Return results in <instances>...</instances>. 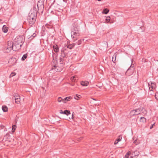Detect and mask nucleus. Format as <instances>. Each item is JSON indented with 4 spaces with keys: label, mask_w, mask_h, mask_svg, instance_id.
<instances>
[{
    "label": "nucleus",
    "mask_w": 158,
    "mask_h": 158,
    "mask_svg": "<svg viewBox=\"0 0 158 158\" xmlns=\"http://www.w3.org/2000/svg\"><path fill=\"white\" fill-rule=\"evenodd\" d=\"M75 45V43H73L71 44H70L69 45H67V46H65V47H66V49L67 48H69V49H72Z\"/></svg>",
    "instance_id": "nucleus-14"
},
{
    "label": "nucleus",
    "mask_w": 158,
    "mask_h": 158,
    "mask_svg": "<svg viewBox=\"0 0 158 158\" xmlns=\"http://www.w3.org/2000/svg\"><path fill=\"white\" fill-rule=\"evenodd\" d=\"M122 139V135H119L118 138L116 139V141L119 142Z\"/></svg>",
    "instance_id": "nucleus-34"
},
{
    "label": "nucleus",
    "mask_w": 158,
    "mask_h": 158,
    "mask_svg": "<svg viewBox=\"0 0 158 158\" xmlns=\"http://www.w3.org/2000/svg\"><path fill=\"white\" fill-rule=\"evenodd\" d=\"M75 76H73L72 77H71V79H72V80H75L76 79H75Z\"/></svg>",
    "instance_id": "nucleus-45"
},
{
    "label": "nucleus",
    "mask_w": 158,
    "mask_h": 158,
    "mask_svg": "<svg viewBox=\"0 0 158 158\" xmlns=\"http://www.w3.org/2000/svg\"><path fill=\"white\" fill-rule=\"evenodd\" d=\"M84 39H81L79 40L77 42L74 43L75 44V45H79L81 44L82 42L84 41Z\"/></svg>",
    "instance_id": "nucleus-19"
},
{
    "label": "nucleus",
    "mask_w": 158,
    "mask_h": 158,
    "mask_svg": "<svg viewBox=\"0 0 158 158\" xmlns=\"http://www.w3.org/2000/svg\"><path fill=\"white\" fill-rule=\"evenodd\" d=\"M12 48L14 51H16L20 49L21 47L23 45L19 43L14 42Z\"/></svg>",
    "instance_id": "nucleus-5"
},
{
    "label": "nucleus",
    "mask_w": 158,
    "mask_h": 158,
    "mask_svg": "<svg viewBox=\"0 0 158 158\" xmlns=\"http://www.w3.org/2000/svg\"><path fill=\"white\" fill-rule=\"evenodd\" d=\"M72 98L71 97H67L63 100V102L64 103L66 102V101H69Z\"/></svg>",
    "instance_id": "nucleus-18"
},
{
    "label": "nucleus",
    "mask_w": 158,
    "mask_h": 158,
    "mask_svg": "<svg viewBox=\"0 0 158 158\" xmlns=\"http://www.w3.org/2000/svg\"><path fill=\"white\" fill-rule=\"evenodd\" d=\"M16 75V73L15 72H13L11 73V74L9 76V77L10 78L12 77H13L15 76Z\"/></svg>",
    "instance_id": "nucleus-36"
},
{
    "label": "nucleus",
    "mask_w": 158,
    "mask_h": 158,
    "mask_svg": "<svg viewBox=\"0 0 158 158\" xmlns=\"http://www.w3.org/2000/svg\"><path fill=\"white\" fill-rule=\"evenodd\" d=\"M154 86H155V84L151 82L150 85L149 83H148V86L150 90L151 91H152L153 90V88Z\"/></svg>",
    "instance_id": "nucleus-13"
},
{
    "label": "nucleus",
    "mask_w": 158,
    "mask_h": 158,
    "mask_svg": "<svg viewBox=\"0 0 158 158\" xmlns=\"http://www.w3.org/2000/svg\"><path fill=\"white\" fill-rule=\"evenodd\" d=\"M135 68L134 66L131 65L130 67L127 69L126 73V74L127 76H130L132 75L134 73Z\"/></svg>",
    "instance_id": "nucleus-2"
},
{
    "label": "nucleus",
    "mask_w": 158,
    "mask_h": 158,
    "mask_svg": "<svg viewBox=\"0 0 158 158\" xmlns=\"http://www.w3.org/2000/svg\"><path fill=\"white\" fill-rule=\"evenodd\" d=\"M72 30L71 31H73L74 32V31L76 32H79V28L78 27H75L73 26V28H72Z\"/></svg>",
    "instance_id": "nucleus-15"
},
{
    "label": "nucleus",
    "mask_w": 158,
    "mask_h": 158,
    "mask_svg": "<svg viewBox=\"0 0 158 158\" xmlns=\"http://www.w3.org/2000/svg\"><path fill=\"white\" fill-rule=\"evenodd\" d=\"M2 31L4 33H6L8 31L7 27L5 25L3 26L2 28Z\"/></svg>",
    "instance_id": "nucleus-20"
},
{
    "label": "nucleus",
    "mask_w": 158,
    "mask_h": 158,
    "mask_svg": "<svg viewBox=\"0 0 158 158\" xmlns=\"http://www.w3.org/2000/svg\"><path fill=\"white\" fill-rule=\"evenodd\" d=\"M131 154V152L130 151L128 152L125 156V158L129 157V156Z\"/></svg>",
    "instance_id": "nucleus-29"
},
{
    "label": "nucleus",
    "mask_w": 158,
    "mask_h": 158,
    "mask_svg": "<svg viewBox=\"0 0 158 158\" xmlns=\"http://www.w3.org/2000/svg\"><path fill=\"white\" fill-rule=\"evenodd\" d=\"M109 10L108 9L105 8L103 10L102 13L105 14H106L109 12Z\"/></svg>",
    "instance_id": "nucleus-23"
},
{
    "label": "nucleus",
    "mask_w": 158,
    "mask_h": 158,
    "mask_svg": "<svg viewBox=\"0 0 158 158\" xmlns=\"http://www.w3.org/2000/svg\"><path fill=\"white\" fill-rule=\"evenodd\" d=\"M110 17H107L106 18V20L107 22V23H108L109 22V21H110Z\"/></svg>",
    "instance_id": "nucleus-38"
},
{
    "label": "nucleus",
    "mask_w": 158,
    "mask_h": 158,
    "mask_svg": "<svg viewBox=\"0 0 158 158\" xmlns=\"http://www.w3.org/2000/svg\"><path fill=\"white\" fill-rule=\"evenodd\" d=\"M63 99H62L61 97H59L58 98V102H61L62 101V100L63 101Z\"/></svg>",
    "instance_id": "nucleus-37"
},
{
    "label": "nucleus",
    "mask_w": 158,
    "mask_h": 158,
    "mask_svg": "<svg viewBox=\"0 0 158 158\" xmlns=\"http://www.w3.org/2000/svg\"><path fill=\"white\" fill-rule=\"evenodd\" d=\"M73 113H74V112H73V114H72V119H73L74 118V117L73 116Z\"/></svg>",
    "instance_id": "nucleus-46"
},
{
    "label": "nucleus",
    "mask_w": 158,
    "mask_h": 158,
    "mask_svg": "<svg viewBox=\"0 0 158 158\" xmlns=\"http://www.w3.org/2000/svg\"><path fill=\"white\" fill-rule=\"evenodd\" d=\"M81 97V96L80 95H78L77 94H76L75 96H74V98L76 100H78L79 98H80Z\"/></svg>",
    "instance_id": "nucleus-35"
},
{
    "label": "nucleus",
    "mask_w": 158,
    "mask_h": 158,
    "mask_svg": "<svg viewBox=\"0 0 158 158\" xmlns=\"http://www.w3.org/2000/svg\"><path fill=\"white\" fill-rule=\"evenodd\" d=\"M134 143H136V144H137L138 143V141L137 140H135Z\"/></svg>",
    "instance_id": "nucleus-44"
},
{
    "label": "nucleus",
    "mask_w": 158,
    "mask_h": 158,
    "mask_svg": "<svg viewBox=\"0 0 158 158\" xmlns=\"http://www.w3.org/2000/svg\"><path fill=\"white\" fill-rule=\"evenodd\" d=\"M13 45V44L11 41H8L7 47L6 49V51L7 52H9L11 51L12 49V48Z\"/></svg>",
    "instance_id": "nucleus-8"
},
{
    "label": "nucleus",
    "mask_w": 158,
    "mask_h": 158,
    "mask_svg": "<svg viewBox=\"0 0 158 158\" xmlns=\"http://www.w3.org/2000/svg\"><path fill=\"white\" fill-rule=\"evenodd\" d=\"M155 97L156 99L158 100V94H156L155 95Z\"/></svg>",
    "instance_id": "nucleus-40"
},
{
    "label": "nucleus",
    "mask_w": 158,
    "mask_h": 158,
    "mask_svg": "<svg viewBox=\"0 0 158 158\" xmlns=\"http://www.w3.org/2000/svg\"><path fill=\"white\" fill-rule=\"evenodd\" d=\"M37 7L38 8L37 12L42 13L44 10V5L42 3H41L39 2L37 4Z\"/></svg>",
    "instance_id": "nucleus-6"
},
{
    "label": "nucleus",
    "mask_w": 158,
    "mask_h": 158,
    "mask_svg": "<svg viewBox=\"0 0 158 158\" xmlns=\"http://www.w3.org/2000/svg\"><path fill=\"white\" fill-rule=\"evenodd\" d=\"M36 34L35 33H34L31 36H30L28 38V39H29V40H31L33 39V38L35 37L36 36Z\"/></svg>",
    "instance_id": "nucleus-22"
},
{
    "label": "nucleus",
    "mask_w": 158,
    "mask_h": 158,
    "mask_svg": "<svg viewBox=\"0 0 158 158\" xmlns=\"http://www.w3.org/2000/svg\"><path fill=\"white\" fill-rule=\"evenodd\" d=\"M68 52L69 51L67 49H66V47H64L61 49L59 58L60 63L61 65H63L64 64V58L66 57L68 54Z\"/></svg>",
    "instance_id": "nucleus-1"
},
{
    "label": "nucleus",
    "mask_w": 158,
    "mask_h": 158,
    "mask_svg": "<svg viewBox=\"0 0 158 158\" xmlns=\"http://www.w3.org/2000/svg\"><path fill=\"white\" fill-rule=\"evenodd\" d=\"M155 125V123H154L152 126L150 127V129H152L154 126Z\"/></svg>",
    "instance_id": "nucleus-41"
},
{
    "label": "nucleus",
    "mask_w": 158,
    "mask_h": 158,
    "mask_svg": "<svg viewBox=\"0 0 158 158\" xmlns=\"http://www.w3.org/2000/svg\"><path fill=\"white\" fill-rule=\"evenodd\" d=\"M14 96L15 98V99H16V98H18L19 97H20V96L18 94L15 93L14 94Z\"/></svg>",
    "instance_id": "nucleus-28"
},
{
    "label": "nucleus",
    "mask_w": 158,
    "mask_h": 158,
    "mask_svg": "<svg viewBox=\"0 0 158 158\" xmlns=\"http://www.w3.org/2000/svg\"><path fill=\"white\" fill-rule=\"evenodd\" d=\"M15 103L17 104H19L20 103V97L18 98H16V99L15 100Z\"/></svg>",
    "instance_id": "nucleus-32"
},
{
    "label": "nucleus",
    "mask_w": 158,
    "mask_h": 158,
    "mask_svg": "<svg viewBox=\"0 0 158 158\" xmlns=\"http://www.w3.org/2000/svg\"><path fill=\"white\" fill-rule=\"evenodd\" d=\"M32 10L33 12H35V14H37V8L35 5L34 6L33 10Z\"/></svg>",
    "instance_id": "nucleus-25"
},
{
    "label": "nucleus",
    "mask_w": 158,
    "mask_h": 158,
    "mask_svg": "<svg viewBox=\"0 0 158 158\" xmlns=\"http://www.w3.org/2000/svg\"><path fill=\"white\" fill-rule=\"evenodd\" d=\"M27 57V54H25L23 55L22 57L21 60H22L23 61L25 60V59Z\"/></svg>",
    "instance_id": "nucleus-26"
},
{
    "label": "nucleus",
    "mask_w": 158,
    "mask_h": 158,
    "mask_svg": "<svg viewBox=\"0 0 158 158\" xmlns=\"http://www.w3.org/2000/svg\"><path fill=\"white\" fill-rule=\"evenodd\" d=\"M118 141H117L116 140L115 141V142H114V144H116L118 143Z\"/></svg>",
    "instance_id": "nucleus-47"
},
{
    "label": "nucleus",
    "mask_w": 158,
    "mask_h": 158,
    "mask_svg": "<svg viewBox=\"0 0 158 158\" xmlns=\"http://www.w3.org/2000/svg\"><path fill=\"white\" fill-rule=\"evenodd\" d=\"M4 127V126L3 125H0V129H3Z\"/></svg>",
    "instance_id": "nucleus-42"
},
{
    "label": "nucleus",
    "mask_w": 158,
    "mask_h": 158,
    "mask_svg": "<svg viewBox=\"0 0 158 158\" xmlns=\"http://www.w3.org/2000/svg\"><path fill=\"white\" fill-rule=\"evenodd\" d=\"M52 52V56H53V59H54V56H56V55L54 52H53V51Z\"/></svg>",
    "instance_id": "nucleus-43"
},
{
    "label": "nucleus",
    "mask_w": 158,
    "mask_h": 158,
    "mask_svg": "<svg viewBox=\"0 0 158 158\" xmlns=\"http://www.w3.org/2000/svg\"><path fill=\"white\" fill-rule=\"evenodd\" d=\"M2 109L3 112H6L8 111V108L6 106H2Z\"/></svg>",
    "instance_id": "nucleus-21"
},
{
    "label": "nucleus",
    "mask_w": 158,
    "mask_h": 158,
    "mask_svg": "<svg viewBox=\"0 0 158 158\" xmlns=\"http://www.w3.org/2000/svg\"><path fill=\"white\" fill-rule=\"evenodd\" d=\"M53 48L54 51L56 53L58 52L59 51V48L57 45H54L53 46Z\"/></svg>",
    "instance_id": "nucleus-12"
},
{
    "label": "nucleus",
    "mask_w": 158,
    "mask_h": 158,
    "mask_svg": "<svg viewBox=\"0 0 158 158\" xmlns=\"http://www.w3.org/2000/svg\"><path fill=\"white\" fill-rule=\"evenodd\" d=\"M60 113L61 114H66L67 116L71 114L70 111L67 110H66L64 111H63L62 110H61L60 112Z\"/></svg>",
    "instance_id": "nucleus-11"
},
{
    "label": "nucleus",
    "mask_w": 158,
    "mask_h": 158,
    "mask_svg": "<svg viewBox=\"0 0 158 158\" xmlns=\"http://www.w3.org/2000/svg\"><path fill=\"white\" fill-rule=\"evenodd\" d=\"M45 27L48 29H52V26L48 24H46L45 25Z\"/></svg>",
    "instance_id": "nucleus-30"
},
{
    "label": "nucleus",
    "mask_w": 158,
    "mask_h": 158,
    "mask_svg": "<svg viewBox=\"0 0 158 158\" xmlns=\"http://www.w3.org/2000/svg\"><path fill=\"white\" fill-rule=\"evenodd\" d=\"M9 135V134H6V135Z\"/></svg>",
    "instance_id": "nucleus-50"
},
{
    "label": "nucleus",
    "mask_w": 158,
    "mask_h": 158,
    "mask_svg": "<svg viewBox=\"0 0 158 158\" xmlns=\"http://www.w3.org/2000/svg\"><path fill=\"white\" fill-rule=\"evenodd\" d=\"M64 64L63 65H61L60 64V65H59V66L56 64L54 65L52 68V69L55 70V71L56 72H60L62 70L63 66Z\"/></svg>",
    "instance_id": "nucleus-7"
},
{
    "label": "nucleus",
    "mask_w": 158,
    "mask_h": 158,
    "mask_svg": "<svg viewBox=\"0 0 158 158\" xmlns=\"http://www.w3.org/2000/svg\"><path fill=\"white\" fill-rule=\"evenodd\" d=\"M81 85L83 86H87L89 84V82L87 81H82L81 82Z\"/></svg>",
    "instance_id": "nucleus-16"
},
{
    "label": "nucleus",
    "mask_w": 158,
    "mask_h": 158,
    "mask_svg": "<svg viewBox=\"0 0 158 158\" xmlns=\"http://www.w3.org/2000/svg\"><path fill=\"white\" fill-rule=\"evenodd\" d=\"M114 57H115V59H114V60H113V59L114 58V56H113V57H112V61H113V62L114 63H115V60H116V55H114Z\"/></svg>",
    "instance_id": "nucleus-39"
},
{
    "label": "nucleus",
    "mask_w": 158,
    "mask_h": 158,
    "mask_svg": "<svg viewBox=\"0 0 158 158\" xmlns=\"http://www.w3.org/2000/svg\"><path fill=\"white\" fill-rule=\"evenodd\" d=\"M16 126L15 125H14L12 126V132H14L15 131Z\"/></svg>",
    "instance_id": "nucleus-33"
},
{
    "label": "nucleus",
    "mask_w": 158,
    "mask_h": 158,
    "mask_svg": "<svg viewBox=\"0 0 158 158\" xmlns=\"http://www.w3.org/2000/svg\"><path fill=\"white\" fill-rule=\"evenodd\" d=\"M36 14L35 12H33L32 10H30L28 18H36Z\"/></svg>",
    "instance_id": "nucleus-9"
},
{
    "label": "nucleus",
    "mask_w": 158,
    "mask_h": 158,
    "mask_svg": "<svg viewBox=\"0 0 158 158\" xmlns=\"http://www.w3.org/2000/svg\"><path fill=\"white\" fill-rule=\"evenodd\" d=\"M135 110L136 115H137L140 114V113L141 112V111L142 110H141L140 108H139L138 109H135Z\"/></svg>",
    "instance_id": "nucleus-17"
},
{
    "label": "nucleus",
    "mask_w": 158,
    "mask_h": 158,
    "mask_svg": "<svg viewBox=\"0 0 158 158\" xmlns=\"http://www.w3.org/2000/svg\"><path fill=\"white\" fill-rule=\"evenodd\" d=\"M36 18H28L29 24L30 26L33 25L35 22Z\"/></svg>",
    "instance_id": "nucleus-10"
},
{
    "label": "nucleus",
    "mask_w": 158,
    "mask_h": 158,
    "mask_svg": "<svg viewBox=\"0 0 158 158\" xmlns=\"http://www.w3.org/2000/svg\"><path fill=\"white\" fill-rule=\"evenodd\" d=\"M2 21V20L0 19V23L1 22V21Z\"/></svg>",
    "instance_id": "nucleus-49"
},
{
    "label": "nucleus",
    "mask_w": 158,
    "mask_h": 158,
    "mask_svg": "<svg viewBox=\"0 0 158 158\" xmlns=\"http://www.w3.org/2000/svg\"><path fill=\"white\" fill-rule=\"evenodd\" d=\"M139 155V152L137 151H134L133 153L132 154V155L133 156H137Z\"/></svg>",
    "instance_id": "nucleus-27"
},
{
    "label": "nucleus",
    "mask_w": 158,
    "mask_h": 158,
    "mask_svg": "<svg viewBox=\"0 0 158 158\" xmlns=\"http://www.w3.org/2000/svg\"><path fill=\"white\" fill-rule=\"evenodd\" d=\"M130 114L131 116H134L135 115H136L135 110H131V111L130 112Z\"/></svg>",
    "instance_id": "nucleus-24"
},
{
    "label": "nucleus",
    "mask_w": 158,
    "mask_h": 158,
    "mask_svg": "<svg viewBox=\"0 0 158 158\" xmlns=\"http://www.w3.org/2000/svg\"><path fill=\"white\" fill-rule=\"evenodd\" d=\"M71 37L73 40V41L77 40L80 35V33L78 32H76L74 31V32L73 31H71Z\"/></svg>",
    "instance_id": "nucleus-3"
},
{
    "label": "nucleus",
    "mask_w": 158,
    "mask_h": 158,
    "mask_svg": "<svg viewBox=\"0 0 158 158\" xmlns=\"http://www.w3.org/2000/svg\"><path fill=\"white\" fill-rule=\"evenodd\" d=\"M127 158H133V157L132 156H131L130 157H128Z\"/></svg>",
    "instance_id": "nucleus-48"
},
{
    "label": "nucleus",
    "mask_w": 158,
    "mask_h": 158,
    "mask_svg": "<svg viewBox=\"0 0 158 158\" xmlns=\"http://www.w3.org/2000/svg\"><path fill=\"white\" fill-rule=\"evenodd\" d=\"M24 42V40L22 36H18L14 40V42L23 44Z\"/></svg>",
    "instance_id": "nucleus-4"
},
{
    "label": "nucleus",
    "mask_w": 158,
    "mask_h": 158,
    "mask_svg": "<svg viewBox=\"0 0 158 158\" xmlns=\"http://www.w3.org/2000/svg\"><path fill=\"white\" fill-rule=\"evenodd\" d=\"M146 119L143 117H142L140 118V121L141 122H144L146 121Z\"/></svg>",
    "instance_id": "nucleus-31"
}]
</instances>
